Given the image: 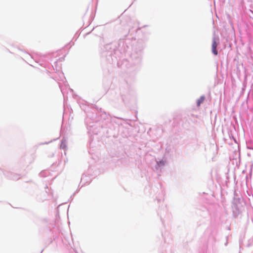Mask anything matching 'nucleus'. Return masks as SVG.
I'll return each mask as SVG.
<instances>
[{
  "label": "nucleus",
  "mask_w": 253,
  "mask_h": 253,
  "mask_svg": "<svg viewBox=\"0 0 253 253\" xmlns=\"http://www.w3.org/2000/svg\"><path fill=\"white\" fill-rule=\"evenodd\" d=\"M48 143H49V142H45V143H44L43 144H48Z\"/></svg>",
  "instance_id": "nucleus-17"
},
{
  "label": "nucleus",
  "mask_w": 253,
  "mask_h": 253,
  "mask_svg": "<svg viewBox=\"0 0 253 253\" xmlns=\"http://www.w3.org/2000/svg\"><path fill=\"white\" fill-rule=\"evenodd\" d=\"M84 176H82L81 178V182H82L83 181L84 179Z\"/></svg>",
  "instance_id": "nucleus-15"
},
{
  "label": "nucleus",
  "mask_w": 253,
  "mask_h": 253,
  "mask_svg": "<svg viewBox=\"0 0 253 253\" xmlns=\"http://www.w3.org/2000/svg\"><path fill=\"white\" fill-rule=\"evenodd\" d=\"M51 169H53V166H52Z\"/></svg>",
  "instance_id": "nucleus-18"
},
{
  "label": "nucleus",
  "mask_w": 253,
  "mask_h": 253,
  "mask_svg": "<svg viewBox=\"0 0 253 253\" xmlns=\"http://www.w3.org/2000/svg\"><path fill=\"white\" fill-rule=\"evenodd\" d=\"M247 148L251 150H253V145H252L251 142H248L247 143Z\"/></svg>",
  "instance_id": "nucleus-13"
},
{
  "label": "nucleus",
  "mask_w": 253,
  "mask_h": 253,
  "mask_svg": "<svg viewBox=\"0 0 253 253\" xmlns=\"http://www.w3.org/2000/svg\"><path fill=\"white\" fill-rule=\"evenodd\" d=\"M3 173L5 176L11 180H17L21 177L20 174L15 173L8 170H4Z\"/></svg>",
  "instance_id": "nucleus-4"
},
{
  "label": "nucleus",
  "mask_w": 253,
  "mask_h": 253,
  "mask_svg": "<svg viewBox=\"0 0 253 253\" xmlns=\"http://www.w3.org/2000/svg\"><path fill=\"white\" fill-rule=\"evenodd\" d=\"M60 78H64V75H63V73H60Z\"/></svg>",
  "instance_id": "nucleus-14"
},
{
  "label": "nucleus",
  "mask_w": 253,
  "mask_h": 253,
  "mask_svg": "<svg viewBox=\"0 0 253 253\" xmlns=\"http://www.w3.org/2000/svg\"><path fill=\"white\" fill-rule=\"evenodd\" d=\"M59 86L60 88L61 91L63 95L64 100H65L66 90L67 88V86H66V85L65 84V87H63L62 85H61L60 83H59Z\"/></svg>",
  "instance_id": "nucleus-8"
},
{
  "label": "nucleus",
  "mask_w": 253,
  "mask_h": 253,
  "mask_svg": "<svg viewBox=\"0 0 253 253\" xmlns=\"http://www.w3.org/2000/svg\"><path fill=\"white\" fill-rule=\"evenodd\" d=\"M86 116L85 123L88 132L90 134H97V122L100 121V119L97 118L96 113L92 112L91 114L90 113L88 112Z\"/></svg>",
  "instance_id": "nucleus-3"
},
{
  "label": "nucleus",
  "mask_w": 253,
  "mask_h": 253,
  "mask_svg": "<svg viewBox=\"0 0 253 253\" xmlns=\"http://www.w3.org/2000/svg\"><path fill=\"white\" fill-rule=\"evenodd\" d=\"M129 43V39H121L118 42L106 44L102 48V56L106 57L109 63L113 62L114 59L120 57L127 51Z\"/></svg>",
  "instance_id": "nucleus-1"
},
{
  "label": "nucleus",
  "mask_w": 253,
  "mask_h": 253,
  "mask_svg": "<svg viewBox=\"0 0 253 253\" xmlns=\"http://www.w3.org/2000/svg\"><path fill=\"white\" fill-rule=\"evenodd\" d=\"M144 46L145 41L142 39H139L135 43H133L126 64V67L130 72L135 73L139 70L142 62Z\"/></svg>",
  "instance_id": "nucleus-2"
},
{
  "label": "nucleus",
  "mask_w": 253,
  "mask_h": 253,
  "mask_svg": "<svg viewBox=\"0 0 253 253\" xmlns=\"http://www.w3.org/2000/svg\"><path fill=\"white\" fill-rule=\"evenodd\" d=\"M49 174V170H44V171H42L40 173V175L41 176H43V177H46Z\"/></svg>",
  "instance_id": "nucleus-12"
},
{
  "label": "nucleus",
  "mask_w": 253,
  "mask_h": 253,
  "mask_svg": "<svg viewBox=\"0 0 253 253\" xmlns=\"http://www.w3.org/2000/svg\"><path fill=\"white\" fill-rule=\"evenodd\" d=\"M205 99V96L204 95L201 96L197 100V106H200L201 104L204 102Z\"/></svg>",
  "instance_id": "nucleus-11"
},
{
  "label": "nucleus",
  "mask_w": 253,
  "mask_h": 253,
  "mask_svg": "<svg viewBox=\"0 0 253 253\" xmlns=\"http://www.w3.org/2000/svg\"><path fill=\"white\" fill-rule=\"evenodd\" d=\"M219 39L218 38H216L215 37H214L212 38V53L216 55L218 54V51L216 49V47L218 45V43L217 42V41H218Z\"/></svg>",
  "instance_id": "nucleus-5"
},
{
  "label": "nucleus",
  "mask_w": 253,
  "mask_h": 253,
  "mask_svg": "<svg viewBox=\"0 0 253 253\" xmlns=\"http://www.w3.org/2000/svg\"><path fill=\"white\" fill-rule=\"evenodd\" d=\"M166 163V161L161 160L156 161V165L155 166V169L157 171H161V169L165 167Z\"/></svg>",
  "instance_id": "nucleus-6"
},
{
  "label": "nucleus",
  "mask_w": 253,
  "mask_h": 253,
  "mask_svg": "<svg viewBox=\"0 0 253 253\" xmlns=\"http://www.w3.org/2000/svg\"><path fill=\"white\" fill-rule=\"evenodd\" d=\"M78 103L80 105V107L81 108V109L82 110H83L84 111L86 112V110H87V108H88V107L86 105L85 102H84L83 101V102L79 101L78 102Z\"/></svg>",
  "instance_id": "nucleus-9"
},
{
  "label": "nucleus",
  "mask_w": 253,
  "mask_h": 253,
  "mask_svg": "<svg viewBox=\"0 0 253 253\" xmlns=\"http://www.w3.org/2000/svg\"><path fill=\"white\" fill-rule=\"evenodd\" d=\"M60 148L65 150L67 149V141L66 138L63 137L60 144Z\"/></svg>",
  "instance_id": "nucleus-7"
},
{
  "label": "nucleus",
  "mask_w": 253,
  "mask_h": 253,
  "mask_svg": "<svg viewBox=\"0 0 253 253\" xmlns=\"http://www.w3.org/2000/svg\"><path fill=\"white\" fill-rule=\"evenodd\" d=\"M69 90H70L71 93H72L73 92V90L72 89L69 88Z\"/></svg>",
  "instance_id": "nucleus-16"
},
{
  "label": "nucleus",
  "mask_w": 253,
  "mask_h": 253,
  "mask_svg": "<svg viewBox=\"0 0 253 253\" xmlns=\"http://www.w3.org/2000/svg\"><path fill=\"white\" fill-rule=\"evenodd\" d=\"M167 209L166 207L165 209H164L163 210L162 209H159V210L158 214L160 215V217H161L162 220L163 219V217L165 215V213H167Z\"/></svg>",
  "instance_id": "nucleus-10"
}]
</instances>
